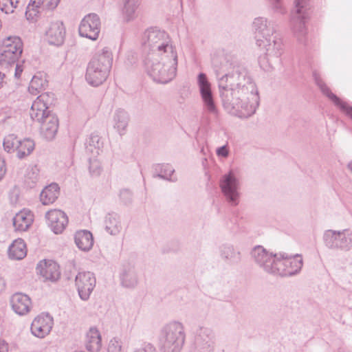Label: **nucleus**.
<instances>
[{
    "mask_svg": "<svg viewBox=\"0 0 352 352\" xmlns=\"http://www.w3.org/2000/svg\"><path fill=\"white\" fill-rule=\"evenodd\" d=\"M216 336L213 329L199 326L195 332L194 342L190 352H214Z\"/></svg>",
    "mask_w": 352,
    "mask_h": 352,
    "instance_id": "11",
    "label": "nucleus"
},
{
    "mask_svg": "<svg viewBox=\"0 0 352 352\" xmlns=\"http://www.w3.org/2000/svg\"><path fill=\"white\" fill-rule=\"evenodd\" d=\"M34 221L33 214L28 210L19 212L13 217V226L16 230L26 231Z\"/></svg>",
    "mask_w": 352,
    "mask_h": 352,
    "instance_id": "28",
    "label": "nucleus"
},
{
    "mask_svg": "<svg viewBox=\"0 0 352 352\" xmlns=\"http://www.w3.org/2000/svg\"><path fill=\"white\" fill-rule=\"evenodd\" d=\"M26 245L21 239L14 240L9 246L8 255L12 259L21 260L26 256Z\"/></svg>",
    "mask_w": 352,
    "mask_h": 352,
    "instance_id": "32",
    "label": "nucleus"
},
{
    "mask_svg": "<svg viewBox=\"0 0 352 352\" xmlns=\"http://www.w3.org/2000/svg\"><path fill=\"white\" fill-rule=\"evenodd\" d=\"M19 3V0H0V10L6 14L12 13Z\"/></svg>",
    "mask_w": 352,
    "mask_h": 352,
    "instance_id": "42",
    "label": "nucleus"
},
{
    "mask_svg": "<svg viewBox=\"0 0 352 352\" xmlns=\"http://www.w3.org/2000/svg\"><path fill=\"white\" fill-rule=\"evenodd\" d=\"M323 241L329 249L349 251L352 248V231L349 229L326 230L323 234Z\"/></svg>",
    "mask_w": 352,
    "mask_h": 352,
    "instance_id": "9",
    "label": "nucleus"
},
{
    "mask_svg": "<svg viewBox=\"0 0 352 352\" xmlns=\"http://www.w3.org/2000/svg\"><path fill=\"white\" fill-rule=\"evenodd\" d=\"M36 270L45 280L56 282L60 276L59 265L52 260L41 261L37 264Z\"/></svg>",
    "mask_w": 352,
    "mask_h": 352,
    "instance_id": "20",
    "label": "nucleus"
},
{
    "mask_svg": "<svg viewBox=\"0 0 352 352\" xmlns=\"http://www.w3.org/2000/svg\"><path fill=\"white\" fill-rule=\"evenodd\" d=\"M41 180L40 170L36 165L29 167L25 176L26 185L32 188L36 186Z\"/></svg>",
    "mask_w": 352,
    "mask_h": 352,
    "instance_id": "39",
    "label": "nucleus"
},
{
    "mask_svg": "<svg viewBox=\"0 0 352 352\" xmlns=\"http://www.w3.org/2000/svg\"><path fill=\"white\" fill-rule=\"evenodd\" d=\"M197 84L205 109L210 114L217 118L218 116V110L214 102L211 85L204 73H200L198 75Z\"/></svg>",
    "mask_w": 352,
    "mask_h": 352,
    "instance_id": "14",
    "label": "nucleus"
},
{
    "mask_svg": "<svg viewBox=\"0 0 352 352\" xmlns=\"http://www.w3.org/2000/svg\"><path fill=\"white\" fill-rule=\"evenodd\" d=\"M86 349L90 352H99L102 348V338L99 330L95 327H90L86 333Z\"/></svg>",
    "mask_w": 352,
    "mask_h": 352,
    "instance_id": "27",
    "label": "nucleus"
},
{
    "mask_svg": "<svg viewBox=\"0 0 352 352\" xmlns=\"http://www.w3.org/2000/svg\"><path fill=\"white\" fill-rule=\"evenodd\" d=\"M120 198L124 204L131 203L132 200V193L129 190L123 189L120 192Z\"/></svg>",
    "mask_w": 352,
    "mask_h": 352,
    "instance_id": "46",
    "label": "nucleus"
},
{
    "mask_svg": "<svg viewBox=\"0 0 352 352\" xmlns=\"http://www.w3.org/2000/svg\"><path fill=\"white\" fill-rule=\"evenodd\" d=\"M143 58L177 57L172 38L164 30L147 29L142 36Z\"/></svg>",
    "mask_w": 352,
    "mask_h": 352,
    "instance_id": "3",
    "label": "nucleus"
},
{
    "mask_svg": "<svg viewBox=\"0 0 352 352\" xmlns=\"http://www.w3.org/2000/svg\"><path fill=\"white\" fill-rule=\"evenodd\" d=\"M254 263L269 274L280 276H292L298 274L303 265L300 254L286 252L272 254L261 245L255 246L251 251Z\"/></svg>",
    "mask_w": 352,
    "mask_h": 352,
    "instance_id": "2",
    "label": "nucleus"
},
{
    "mask_svg": "<svg viewBox=\"0 0 352 352\" xmlns=\"http://www.w3.org/2000/svg\"><path fill=\"white\" fill-rule=\"evenodd\" d=\"M106 231L111 235H117L122 230L120 217L116 213H109L104 219Z\"/></svg>",
    "mask_w": 352,
    "mask_h": 352,
    "instance_id": "33",
    "label": "nucleus"
},
{
    "mask_svg": "<svg viewBox=\"0 0 352 352\" xmlns=\"http://www.w3.org/2000/svg\"><path fill=\"white\" fill-rule=\"evenodd\" d=\"M54 100V94L52 93L45 92L40 94L33 102L30 111V118L33 121L40 122L44 120L49 115H52L49 110V105Z\"/></svg>",
    "mask_w": 352,
    "mask_h": 352,
    "instance_id": "13",
    "label": "nucleus"
},
{
    "mask_svg": "<svg viewBox=\"0 0 352 352\" xmlns=\"http://www.w3.org/2000/svg\"><path fill=\"white\" fill-rule=\"evenodd\" d=\"M122 14L126 21L133 20L138 6V0H122Z\"/></svg>",
    "mask_w": 352,
    "mask_h": 352,
    "instance_id": "38",
    "label": "nucleus"
},
{
    "mask_svg": "<svg viewBox=\"0 0 352 352\" xmlns=\"http://www.w3.org/2000/svg\"><path fill=\"white\" fill-rule=\"evenodd\" d=\"M257 45L265 50V58L270 67L273 64L280 62V57L283 52V41L277 36H271L267 38H258Z\"/></svg>",
    "mask_w": 352,
    "mask_h": 352,
    "instance_id": "12",
    "label": "nucleus"
},
{
    "mask_svg": "<svg viewBox=\"0 0 352 352\" xmlns=\"http://www.w3.org/2000/svg\"><path fill=\"white\" fill-rule=\"evenodd\" d=\"M22 46L19 36H10L5 38L0 52V65L7 67L14 64L23 52Z\"/></svg>",
    "mask_w": 352,
    "mask_h": 352,
    "instance_id": "10",
    "label": "nucleus"
},
{
    "mask_svg": "<svg viewBox=\"0 0 352 352\" xmlns=\"http://www.w3.org/2000/svg\"><path fill=\"white\" fill-rule=\"evenodd\" d=\"M155 171L156 172V175H154L155 177H159L172 182L177 181V177L173 175L175 169L168 164L155 165Z\"/></svg>",
    "mask_w": 352,
    "mask_h": 352,
    "instance_id": "34",
    "label": "nucleus"
},
{
    "mask_svg": "<svg viewBox=\"0 0 352 352\" xmlns=\"http://www.w3.org/2000/svg\"><path fill=\"white\" fill-rule=\"evenodd\" d=\"M212 63L225 110L240 118L254 114L260 98L256 85L248 71L241 65L229 63L223 57H214Z\"/></svg>",
    "mask_w": 352,
    "mask_h": 352,
    "instance_id": "1",
    "label": "nucleus"
},
{
    "mask_svg": "<svg viewBox=\"0 0 352 352\" xmlns=\"http://www.w3.org/2000/svg\"><path fill=\"white\" fill-rule=\"evenodd\" d=\"M60 188L56 183L45 186L40 193V201L43 205L47 206L53 204L58 197Z\"/></svg>",
    "mask_w": 352,
    "mask_h": 352,
    "instance_id": "30",
    "label": "nucleus"
},
{
    "mask_svg": "<svg viewBox=\"0 0 352 352\" xmlns=\"http://www.w3.org/2000/svg\"><path fill=\"white\" fill-rule=\"evenodd\" d=\"M19 140V139L14 134L7 135L3 142L4 150L8 153L16 151Z\"/></svg>",
    "mask_w": 352,
    "mask_h": 352,
    "instance_id": "41",
    "label": "nucleus"
},
{
    "mask_svg": "<svg viewBox=\"0 0 352 352\" xmlns=\"http://www.w3.org/2000/svg\"><path fill=\"white\" fill-rule=\"evenodd\" d=\"M216 153L219 157H227L229 155V150L227 145H223L217 148Z\"/></svg>",
    "mask_w": 352,
    "mask_h": 352,
    "instance_id": "47",
    "label": "nucleus"
},
{
    "mask_svg": "<svg viewBox=\"0 0 352 352\" xmlns=\"http://www.w3.org/2000/svg\"><path fill=\"white\" fill-rule=\"evenodd\" d=\"M113 127L120 135L125 133L129 124V116L128 113L122 109H117L113 114Z\"/></svg>",
    "mask_w": 352,
    "mask_h": 352,
    "instance_id": "31",
    "label": "nucleus"
},
{
    "mask_svg": "<svg viewBox=\"0 0 352 352\" xmlns=\"http://www.w3.org/2000/svg\"><path fill=\"white\" fill-rule=\"evenodd\" d=\"M148 74L157 82L166 84L176 76L177 57L143 58Z\"/></svg>",
    "mask_w": 352,
    "mask_h": 352,
    "instance_id": "6",
    "label": "nucleus"
},
{
    "mask_svg": "<svg viewBox=\"0 0 352 352\" xmlns=\"http://www.w3.org/2000/svg\"><path fill=\"white\" fill-rule=\"evenodd\" d=\"M185 340L184 324L179 321H171L160 329L158 347L160 352H181Z\"/></svg>",
    "mask_w": 352,
    "mask_h": 352,
    "instance_id": "7",
    "label": "nucleus"
},
{
    "mask_svg": "<svg viewBox=\"0 0 352 352\" xmlns=\"http://www.w3.org/2000/svg\"><path fill=\"white\" fill-rule=\"evenodd\" d=\"M4 76L5 75L3 73L0 72V88L3 85Z\"/></svg>",
    "mask_w": 352,
    "mask_h": 352,
    "instance_id": "50",
    "label": "nucleus"
},
{
    "mask_svg": "<svg viewBox=\"0 0 352 352\" xmlns=\"http://www.w3.org/2000/svg\"><path fill=\"white\" fill-rule=\"evenodd\" d=\"M41 124V134L43 138L48 141L54 140L57 134L59 121L57 116L54 113L49 115L44 120L38 122Z\"/></svg>",
    "mask_w": 352,
    "mask_h": 352,
    "instance_id": "22",
    "label": "nucleus"
},
{
    "mask_svg": "<svg viewBox=\"0 0 352 352\" xmlns=\"http://www.w3.org/2000/svg\"><path fill=\"white\" fill-rule=\"evenodd\" d=\"M45 217L48 226L55 234L62 233L68 223L67 214L60 210H51L46 213Z\"/></svg>",
    "mask_w": 352,
    "mask_h": 352,
    "instance_id": "19",
    "label": "nucleus"
},
{
    "mask_svg": "<svg viewBox=\"0 0 352 352\" xmlns=\"http://www.w3.org/2000/svg\"><path fill=\"white\" fill-rule=\"evenodd\" d=\"M54 325V319L49 314L37 316L31 324V333L35 337L44 338L50 334Z\"/></svg>",
    "mask_w": 352,
    "mask_h": 352,
    "instance_id": "18",
    "label": "nucleus"
},
{
    "mask_svg": "<svg viewBox=\"0 0 352 352\" xmlns=\"http://www.w3.org/2000/svg\"><path fill=\"white\" fill-rule=\"evenodd\" d=\"M107 350L108 352H124L121 340L116 338L110 340Z\"/></svg>",
    "mask_w": 352,
    "mask_h": 352,
    "instance_id": "45",
    "label": "nucleus"
},
{
    "mask_svg": "<svg viewBox=\"0 0 352 352\" xmlns=\"http://www.w3.org/2000/svg\"><path fill=\"white\" fill-rule=\"evenodd\" d=\"M10 304L13 311L19 316L26 315L32 309L30 298L23 293L13 294L10 299Z\"/></svg>",
    "mask_w": 352,
    "mask_h": 352,
    "instance_id": "24",
    "label": "nucleus"
},
{
    "mask_svg": "<svg viewBox=\"0 0 352 352\" xmlns=\"http://www.w3.org/2000/svg\"><path fill=\"white\" fill-rule=\"evenodd\" d=\"M219 186L226 201L232 206H236L239 203L240 177L236 169H230L222 175L219 180Z\"/></svg>",
    "mask_w": 352,
    "mask_h": 352,
    "instance_id": "8",
    "label": "nucleus"
},
{
    "mask_svg": "<svg viewBox=\"0 0 352 352\" xmlns=\"http://www.w3.org/2000/svg\"><path fill=\"white\" fill-rule=\"evenodd\" d=\"M96 277L91 272H80L76 276L75 284L81 300H87L96 286Z\"/></svg>",
    "mask_w": 352,
    "mask_h": 352,
    "instance_id": "16",
    "label": "nucleus"
},
{
    "mask_svg": "<svg viewBox=\"0 0 352 352\" xmlns=\"http://www.w3.org/2000/svg\"><path fill=\"white\" fill-rule=\"evenodd\" d=\"M60 0H34L26 9L25 16L28 20L34 21L41 10H53L58 6Z\"/></svg>",
    "mask_w": 352,
    "mask_h": 352,
    "instance_id": "21",
    "label": "nucleus"
},
{
    "mask_svg": "<svg viewBox=\"0 0 352 352\" xmlns=\"http://www.w3.org/2000/svg\"><path fill=\"white\" fill-rule=\"evenodd\" d=\"M89 172L93 176H98L102 172L101 163L92 156L89 158Z\"/></svg>",
    "mask_w": 352,
    "mask_h": 352,
    "instance_id": "44",
    "label": "nucleus"
},
{
    "mask_svg": "<svg viewBox=\"0 0 352 352\" xmlns=\"http://www.w3.org/2000/svg\"><path fill=\"white\" fill-rule=\"evenodd\" d=\"M22 72H23L22 65H21L19 64H16V68H15V74H14L15 77L17 78H19L21 77Z\"/></svg>",
    "mask_w": 352,
    "mask_h": 352,
    "instance_id": "48",
    "label": "nucleus"
},
{
    "mask_svg": "<svg viewBox=\"0 0 352 352\" xmlns=\"http://www.w3.org/2000/svg\"><path fill=\"white\" fill-rule=\"evenodd\" d=\"M113 63L111 52L104 47L97 52L89 60L87 66L85 79L87 82L97 87L107 78Z\"/></svg>",
    "mask_w": 352,
    "mask_h": 352,
    "instance_id": "5",
    "label": "nucleus"
},
{
    "mask_svg": "<svg viewBox=\"0 0 352 352\" xmlns=\"http://www.w3.org/2000/svg\"><path fill=\"white\" fill-rule=\"evenodd\" d=\"M47 82L41 75H35L32 77L28 91L32 95H37L47 86Z\"/></svg>",
    "mask_w": 352,
    "mask_h": 352,
    "instance_id": "40",
    "label": "nucleus"
},
{
    "mask_svg": "<svg viewBox=\"0 0 352 352\" xmlns=\"http://www.w3.org/2000/svg\"><path fill=\"white\" fill-rule=\"evenodd\" d=\"M8 344L2 340H0V352H8Z\"/></svg>",
    "mask_w": 352,
    "mask_h": 352,
    "instance_id": "49",
    "label": "nucleus"
},
{
    "mask_svg": "<svg viewBox=\"0 0 352 352\" xmlns=\"http://www.w3.org/2000/svg\"><path fill=\"white\" fill-rule=\"evenodd\" d=\"M313 77L316 84L318 85L322 93L326 96L342 112L352 118V107H350L346 102L342 101L336 94L331 92L322 79L320 74L317 71L313 72Z\"/></svg>",
    "mask_w": 352,
    "mask_h": 352,
    "instance_id": "17",
    "label": "nucleus"
},
{
    "mask_svg": "<svg viewBox=\"0 0 352 352\" xmlns=\"http://www.w3.org/2000/svg\"><path fill=\"white\" fill-rule=\"evenodd\" d=\"M122 285L128 288H133L138 285L137 273L133 267L124 268L120 276Z\"/></svg>",
    "mask_w": 352,
    "mask_h": 352,
    "instance_id": "36",
    "label": "nucleus"
},
{
    "mask_svg": "<svg viewBox=\"0 0 352 352\" xmlns=\"http://www.w3.org/2000/svg\"><path fill=\"white\" fill-rule=\"evenodd\" d=\"M65 28L61 21L52 22L46 31V37L50 45L59 46L64 42Z\"/></svg>",
    "mask_w": 352,
    "mask_h": 352,
    "instance_id": "23",
    "label": "nucleus"
},
{
    "mask_svg": "<svg viewBox=\"0 0 352 352\" xmlns=\"http://www.w3.org/2000/svg\"><path fill=\"white\" fill-rule=\"evenodd\" d=\"M100 30V18L94 13L85 16L81 21L78 28L79 34L81 36L92 41H96L98 38Z\"/></svg>",
    "mask_w": 352,
    "mask_h": 352,
    "instance_id": "15",
    "label": "nucleus"
},
{
    "mask_svg": "<svg viewBox=\"0 0 352 352\" xmlns=\"http://www.w3.org/2000/svg\"><path fill=\"white\" fill-rule=\"evenodd\" d=\"M221 259L229 265H237L241 261V252L231 244H223L219 248Z\"/></svg>",
    "mask_w": 352,
    "mask_h": 352,
    "instance_id": "26",
    "label": "nucleus"
},
{
    "mask_svg": "<svg viewBox=\"0 0 352 352\" xmlns=\"http://www.w3.org/2000/svg\"><path fill=\"white\" fill-rule=\"evenodd\" d=\"M252 29L255 35L256 43H258V38H267L268 37L273 36L274 30L270 27V23L266 18L264 17H256L254 19L252 23Z\"/></svg>",
    "mask_w": 352,
    "mask_h": 352,
    "instance_id": "25",
    "label": "nucleus"
},
{
    "mask_svg": "<svg viewBox=\"0 0 352 352\" xmlns=\"http://www.w3.org/2000/svg\"><path fill=\"white\" fill-rule=\"evenodd\" d=\"M35 144L33 140L25 138L19 140L16 147V156L19 159H23L30 155L34 151Z\"/></svg>",
    "mask_w": 352,
    "mask_h": 352,
    "instance_id": "37",
    "label": "nucleus"
},
{
    "mask_svg": "<svg viewBox=\"0 0 352 352\" xmlns=\"http://www.w3.org/2000/svg\"><path fill=\"white\" fill-rule=\"evenodd\" d=\"M271 10L276 14L284 15L287 8L283 0H267ZM310 0H295L296 10L292 12L291 26L294 36L301 43L306 41L307 29L306 19L308 18V10L310 9Z\"/></svg>",
    "mask_w": 352,
    "mask_h": 352,
    "instance_id": "4",
    "label": "nucleus"
},
{
    "mask_svg": "<svg viewBox=\"0 0 352 352\" xmlns=\"http://www.w3.org/2000/svg\"><path fill=\"white\" fill-rule=\"evenodd\" d=\"M346 167H347V168H348V169H349V170L351 171V173H352V160H351L350 162H349V163H348V164H347V165H346Z\"/></svg>",
    "mask_w": 352,
    "mask_h": 352,
    "instance_id": "51",
    "label": "nucleus"
},
{
    "mask_svg": "<svg viewBox=\"0 0 352 352\" xmlns=\"http://www.w3.org/2000/svg\"><path fill=\"white\" fill-rule=\"evenodd\" d=\"M102 142L98 134L91 133L85 143L86 151L93 157H97L102 151Z\"/></svg>",
    "mask_w": 352,
    "mask_h": 352,
    "instance_id": "35",
    "label": "nucleus"
},
{
    "mask_svg": "<svg viewBox=\"0 0 352 352\" xmlns=\"http://www.w3.org/2000/svg\"><path fill=\"white\" fill-rule=\"evenodd\" d=\"M132 352H157L156 347L151 343L144 342L135 344Z\"/></svg>",
    "mask_w": 352,
    "mask_h": 352,
    "instance_id": "43",
    "label": "nucleus"
},
{
    "mask_svg": "<svg viewBox=\"0 0 352 352\" xmlns=\"http://www.w3.org/2000/svg\"><path fill=\"white\" fill-rule=\"evenodd\" d=\"M74 241L77 247L84 252L89 251L94 245L92 234L86 230L77 231L74 235Z\"/></svg>",
    "mask_w": 352,
    "mask_h": 352,
    "instance_id": "29",
    "label": "nucleus"
}]
</instances>
